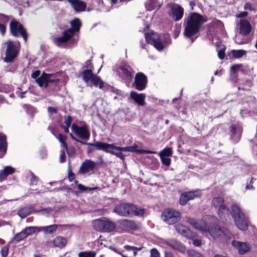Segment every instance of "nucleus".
<instances>
[{
  "instance_id": "41",
  "label": "nucleus",
  "mask_w": 257,
  "mask_h": 257,
  "mask_svg": "<svg viewBox=\"0 0 257 257\" xmlns=\"http://www.w3.org/2000/svg\"><path fill=\"white\" fill-rule=\"evenodd\" d=\"M157 3V0H148L146 4V7L149 11H151L156 8Z\"/></svg>"
},
{
  "instance_id": "60",
  "label": "nucleus",
  "mask_w": 257,
  "mask_h": 257,
  "mask_svg": "<svg viewBox=\"0 0 257 257\" xmlns=\"http://www.w3.org/2000/svg\"><path fill=\"white\" fill-rule=\"evenodd\" d=\"M247 15H248L247 12H246V11L241 12L236 15V17L238 18H244V17H245L246 16H247Z\"/></svg>"
},
{
  "instance_id": "61",
  "label": "nucleus",
  "mask_w": 257,
  "mask_h": 257,
  "mask_svg": "<svg viewBox=\"0 0 257 257\" xmlns=\"http://www.w3.org/2000/svg\"><path fill=\"white\" fill-rule=\"evenodd\" d=\"M123 247L127 251L137 249V247L132 246L129 245H125Z\"/></svg>"
},
{
  "instance_id": "49",
  "label": "nucleus",
  "mask_w": 257,
  "mask_h": 257,
  "mask_svg": "<svg viewBox=\"0 0 257 257\" xmlns=\"http://www.w3.org/2000/svg\"><path fill=\"white\" fill-rule=\"evenodd\" d=\"M188 254L189 257H204L201 253L194 250H189Z\"/></svg>"
},
{
  "instance_id": "59",
  "label": "nucleus",
  "mask_w": 257,
  "mask_h": 257,
  "mask_svg": "<svg viewBox=\"0 0 257 257\" xmlns=\"http://www.w3.org/2000/svg\"><path fill=\"white\" fill-rule=\"evenodd\" d=\"M66 159V155L64 151H62L61 152L60 156V162L61 163H63L65 161Z\"/></svg>"
},
{
  "instance_id": "6",
  "label": "nucleus",
  "mask_w": 257,
  "mask_h": 257,
  "mask_svg": "<svg viewBox=\"0 0 257 257\" xmlns=\"http://www.w3.org/2000/svg\"><path fill=\"white\" fill-rule=\"evenodd\" d=\"M85 64L86 66H84L83 68H86V69L82 72L83 80L86 83L91 82L95 87L101 88L103 85V81L99 76L93 74L92 64L90 61H87Z\"/></svg>"
},
{
  "instance_id": "29",
  "label": "nucleus",
  "mask_w": 257,
  "mask_h": 257,
  "mask_svg": "<svg viewBox=\"0 0 257 257\" xmlns=\"http://www.w3.org/2000/svg\"><path fill=\"white\" fill-rule=\"evenodd\" d=\"M15 172V169L11 166H6L3 170L0 171V182L5 180L7 176L13 174Z\"/></svg>"
},
{
  "instance_id": "11",
  "label": "nucleus",
  "mask_w": 257,
  "mask_h": 257,
  "mask_svg": "<svg viewBox=\"0 0 257 257\" xmlns=\"http://www.w3.org/2000/svg\"><path fill=\"white\" fill-rule=\"evenodd\" d=\"M6 44L7 45V48L5 62L11 63L14 61L19 53L20 44L18 42V46H17L14 42L10 40L7 41Z\"/></svg>"
},
{
  "instance_id": "23",
  "label": "nucleus",
  "mask_w": 257,
  "mask_h": 257,
  "mask_svg": "<svg viewBox=\"0 0 257 257\" xmlns=\"http://www.w3.org/2000/svg\"><path fill=\"white\" fill-rule=\"evenodd\" d=\"M119 147L121 148V147ZM130 148V149H129V150H127V151L118 150L119 152H116V153H120L122 155L123 159L120 158L122 161H124L125 159V155L122 154V152H141L142 153L149 154H152L155 153V152L150 151V150H137V149L138 148V146L136 144H134V145L131 146L122 147V148Z\"/></svg>"
},
{
  "instance_id": "14",
  "label": "nucleus",
  "mask_w": 257,
  "mask_h": 257,
  "mask_svg": "<svg viewBox=\"0 0 257 257\" xmlns=\"http://www.w3.org/2000/svg\"><path fill=\"white\" fill-rule=\"evenodd\" d=\"M145 38L148 44L153 45L158 50L161 51L164 49V46L157 34L154 32L145 33Z\"/></svg>"
},
{
  "instance_id": "34",
  "label": "nucleus",
  "mask_w": 257,
  "mask_h": 257,
  "mask_svg": "<svg viewBox=\"0 0 257 257\" xmlns=\"http://www.w3.org/2000/svg\"><path fill=\"white\" fill-rule=\"evenodd\" d=\"M212 204L216 208L224 204V200L221 196L214 197L212 200Z\"/></svg>"
},
{
  "instance_id": "42",
  "label": "nucleus",
  "mask_w": 257,
  "mask_h": 257,
  "mask_svg": "<svg viewBox=\"0 0 257 257\" xmlns=\"http://www.w3.org/2000/svg\"><path fill=\"white\" fill-rule=\"evenodd\" d=\"M220 49L217 51V55L220 59L222 60L225 56L226 47L224 45L220 46Z\"/></svg>"
},
{
  "instance_id": "53",
  "label": "nucleus",
  "mask_w": 257,
  "mask_h": 257,
  "mask_svg": "<svg viewBox=\"0 0 257 257\" xmlns=\"http://www.w3.org/2000/svg\"><path fill=\"white\" fill-rule=\"evenodd\" d=\"M72 121V117L70 115H68L67 117H65V125L67 126H70Z\"/></svg>"
},
{
  "instance_id": "63",
  "label": "nucleus",
  "mask_w": 257,
  "mask_h": 257,
  "mask_svg": "<svg viewBox=\"0 0 257 257\" xmlns=\"http://www.w3.org/2000/svg\"><path fill=\"white\" fill-rule=\"evenodd\" d=\"M48 110L49 112H51V113H57V109L56 108H54L53 107H51V106L48 107Z\"/></svg>"
},
{
  "instance_id": "20",
  "label": "nucleus",
  "mask_w": 257,
  "mask_h": 257,
  "mask_svg": "<svg viewBox=\"0 0 257 257\" xmlns=\"http://www.w3.org/2000/svg\"><path fill=\"white\" fill-rule=\"evenodd\" d=\"M98 163L91 160H85L81 164L79 171L81 173H86L97 168Z\"/></svg>"
},
{
  "instance_id": "64",
  "label": "nucleus",
  "mask_w": 257,
  "mask_h": 257,
  "mask_svg": "<svg viewBox=\"0 0 257 257\" xmlns=\"http://www.w3.org/2000/svg\"><path fill=\"white\" fill-rule=\"evenodd\" d=\"M165 257H174V256L171 251H166L165 252Z\"/></svg>"
},
{
  "instance_id": "38",
  "label": "nucleus",
  "mask_w": 257,
  "mask_h": 257,
  "mask_svg": "<svg viewBox=\"0 0 257 257\" xmlns=\"http://www.w3.org/2000/svg\"><path fill=\"white\" fill-rule=\"evenodd\" d=\"M25 232L27 236V237L35 232H39L41 231L40 227H36V226H30L26 227L24 229Z\"/></svg>"
},
{
  "instance_id": "33",
  "label": "nucleus",
  "mask_w": 257,
  "mask_h": 257,
  "mask_svg": "<svg viewBox=\"0 0 257 257\" xmlns=\"http://www.w3.org/2000/svg\"><path fill=\"white\" fill-rule=\"evenodd\" d=\"M232 58L234 59H239L246 55V52L244 50H232L231 51Z\"/></svg>"
},
{
  "instance_id": "55",
  "label": "nucleus",
  "mask_w": 257,
  "mask_h": 257,
  "mask_svg": "<svg viewBox=\"0 0 257 257\" xmlns=\"http://www.w3.org/2000/svg\"><path fill=\"white\" fill-rule=\"evenodd\" d=\"M100 89H103L104 91H109L110 89H114V87L111 86L107 84H105V83L103 81V85L101 88H99Z\"/></svg>"
},
{
  "instance_id": "52",
  "label": "nucleus",
  "mask_w": 257,
  "mask_h": 257,
  "mask_svg": "<svg viewBox=\"0 0 257 257\" xmlns=\"http://www.w3.org/2000/svg\"><path fill=\"white\" fill-rule=\"evenodd\" d=\"M151 257H160V254L159 251L156 248H152L151 251Z\"/></svg>"
},
{
  "instance_id": "16",
  "label": "nucleus",
  "mask_w": 257,
  "mask_h": 257,
  "mask_svg": "<svg viewBox=\"0 0 257 257\" xmlns=\"http://www.w3.org/2000/svg\"><path fill=\"white\" fill-rule=\"evenodd\" d=\"M72 132L79 138L87 140L89 139L90 134L87 125L78 126L76 123H73L71 125Z\"/></svg>"
},
{
  "instance_id": "39",
  "label": "nucleus",
  "mask_w": 257,
  "mask_h": 257,
  "mask_svg": "<svg viewBox=\"0 0 257 257\" xmlns=\"http://www.w3.org/2000/svg\"><path fill=\"white\" fill-rule=\"evenodd\" d=\"M172 150L171 148H166L159 153L160 156L170 157L172 155Z\"/></svg>"
},
{
  "instance_id": "62",
  "label": "nucleus",
  "mask_w": 257,
  "mask_h": 257,
  "mask_svg": "<svg viewBox=\"0 0 257 257\" xmlns=\"http://www.w3.org/2000/svg\"><path fill=\"white\" fill-rule=\"evenodd\" d=\"M244 10H252L251 5L249 3H246L244 6Z\"/></svg>"
},
{
  "instance_id": "40",
  "label": "nucleus",
  "mask_w": 257,
  "mask_h": 257,
  "mask_svg": "<svg viewBox=\"0 0 257 257\" xmlns=\"http://www.w3.org/2000/svg\"><path fill=\"white\" fill-rule=\"evenodd\" d=\"M96 253L92 251H81L78 253V257H95Z\"/></svg>"
},
{
  "instance_id": "32",
  "label": "nucleus",
  "mask_w": 257,
  "mask_h": 257,
  "mask_svg": "<svg viewBox=\"0 0 257 257\" xmlns=\"http://www.w3.org/2000/svg\"><path fill=\"white\" fill-rule=\"evenodd\" d=\"M229 131L232 137L235 136L237 132L240 134L242 131V127L238 123H233L229 127Z\"/></svg>"
},
{
  "instance_id": "7",
  "label": "nucleus",
  "mask_w": 257,
  "mask_h": 257,
  "mask_svg": "<svg viewBox=\"0 0 257 257\" xmlns=\"http://www.w3.org/2000/svg\"><path fill=\"white\" fill-rule=\"evenodd\" d=\"M230 208V214L237 227L241 230H247L248 224L240 207L236 204H233Z\"/></svg>"
},
{
  "instance_id": "35",
  "label": "nucleus",
  "mask_w": 257,
  "mask_h": 257,
  "mask_svg": "<svg viewBox=\"0 0 257 257\" xmlns=\"http://www.w3.org/2000/svg\"><path fill=\"white\" fill-rule=\"evenodd\" d=\"M170 246L175 250H178L182 252H184L186 250L185 246L179 241H173L171 243Z\"/></svg>"
},
{
  "instance_id": "27",
  "label": "nucleus",
  "mask_w": 257,
  "mask_h": 257,
  "mask_svg": "<svg viewBox=\"0 0 257 257\" xmlns=\"http://www.w3.org/2000/svg\"><path fill=\"white\" fill-rule=\"evenodd\" d=\"M175 229L178 233L188 238H191L193 236L191 230L183 225H176L175 226Z\"/></svg>"
},
{
  "instance_id": "30",
  "label": "nucleus",
  "mask_w": 257,
  "mask_h": 257,
  "mask_svg": "<svg viewBox=\"0 0 257 257\" xmlns=\"http://www.w3.org/2000/svg\"><path fill=\"white\" fill-rule=\"evenodd\" d=\"M7 149V138L6 135L0 136V158L6 154Z\"/></svg>"
},
{
  "instance_id": "24",
  "label": "nucleus",
  "mask_w": 257,
  "mask_h": 257,
  "mask_svg": "<svg viewBox=\"0 0 257 257\" xmlns=\"http://www.w3.org/2000/svg\"><path fill=\"white\" fill-rule=\"evenodd\" d=\"M231 244L238 249L240 254H244L250 250L249 245L244 242L233 240Z\"/></svg>"
},
{
  "instance_id": "12",
  "label": "nucleus",
  "mask_w": 257,
  "mask_h": 257,
  "mask_svg": "<svg viewBox=\"0 0 257 257\" xmlns=\"http://www.w3.org/2000/svg\"><path fill=\"white\" fill-rule=\"evenodd\" d=\"M202 194L201 190L199 189L184 192L180 195L179 203L181 205L184 206L189 201L199 198L201 196Z\"/></svg>"
},
{
  "instance_id": "3",
  "label": "nucleus",
  "mask_w": 257,
  "mask_h": 257,
  "mask_svg": "<svg viewBox=\"0 0 257 257\" xmlns=\"http://www.w3.org/2000/svg\"><path fill=\"white\" fill-rule=\"evenodd\" d=\"M69 135L73 140H74L82 144L87 145L88 146H94L97 150H100L106 153H109L111 155H115V156L119 158L123 159L122 155L120 153L115 152V151H114L113 150L127 151L129 150L130 149V148H119L117 147V146H115L113 144H108L107 143H104L100 141H97L95 143H86L78 140L71 133L69 132Z\"/></svg>"
},
{
  "instance_id": "48",
  "label": "nucleus",
  "mask_w": 257,
  "mask_h": 257,
  "mask_svg": "<svg viewBox=\"0 0 257 257\" xmlns=\"http://www.w3.org/2000/svg\"><path fill=\"white\" fill-rule=\"evenodd\" d=\"M9 245H5L1 248V254L2 257H7L9 253Z\"/></svg>"
},
{
  "instance_id": "31",
  "label": "nucleus",
  "mask_w": 257,
  "mask_h": 257,
  "mask_svg": "<svg viewBox=\"0 0 257 257\" xmlns=\"http://www.w3.org/2000/svg\"><path fill=\"white\" fill-rule=\"evenodd\" d=\"M67 242L66 238L61 236H56L53 240V244L55 247L63 248L65 246Z\"/></svg>"
},
{
  "instance_id": "19",
  "label": "nucleus",
  "mask_w": 257,
  "mask_h": 257,
  "mask_svg": "<svg viewBox=\"0 0 257 257\" xmlns=\"http://www.w3.org/2000/svg\"><path fill=\"white\" fill-rule=\"evenodd\" d=\"M237 25L239 27V33L242 36H247L251 31V24L246 19H240Z\"/></svg>"
},
{
  "instance_id": "22",
  "label": "nucleus",
  "mask_w": 257,
  "mask_h": 257,
  "mask_svg": "<svg viewBox=\"0 0 257 257\" xmlns=\"http://www.w3.org/2000/svg\"><path fill=\"white\" fill-rule=\"evenodd\" d=\"M118 69L121 71V75L123 79L129 81L132 79L134 71L129 65H124L120 66Z\"/></svg>"
},
{
  "instance_id": "10",
  "label": "nucleus",
  "mask_w": 257,
  "mask_h": 257,
  "mask_svg": "<svg viewBox=\"0 0 257 257\" xmlns=\"http://www.w3.org/2000/svg\"><path fill=\"white\" fill-rule=\"evenodd\" d=\"M10 31L14 37H18L21 35L25 42L27 41L28 35L26 29L21 23L15 19H13L10 23Z\"/></svg>"
},
{
  "instance_id": "21",
  "label": "nucleus",
  "mask_w": 257,
  "mask_h": 257,
  "mask_svg": "<svg viewBox=\"0 0 257 257\" xmlns=\"http://www.w3.org/2000/svg\"><path fill=\"white\" fill-rule=\"evenodd\" d=\"M72 8L76 13L82 12L85 11L87 4L84 1L81 0H67Z\"/></svg>"
},
{
  "instance_id": "2",
  "label": "nucleus",
  "mask_w": 257,
  "mask_h": 257,
  "mask_svg": "<svg viewBox=\"0 0 257 257\" xmlns=\"http://www.w3.org/2000/svg\"><path fill=\"white\" fill-rule=\"evenodd\" d=\"M188 222L197 229L202 232H209L214 239L226 236L228 231L225 228H222L217 225H207L204 221L198 222L192 218H188Z\"/></svg>"
},
{
  "instance_id": "45",
  "label": "nucleus",
  "mask_w": 257,
  "mask_h": 257,
  "mask_svg": "<svg viewBox=\"0 0 257 257\" xmlns=\"http://www.w3.org/2000/svg\"><path fill=\"white\" fill-rule=\"evenodd\" d=\"M74 183L75 184H77L78 188L81 191H85L87 190H94L95 189V188L87 187L81 184H78V181L77 180H75Z\"/></svg>"
},
{
  "instance_id": "13",
  "label": "nucleus",
  "mask_w": 257,
  "mask_h": 257,
  "mask_svg": "<svg viewBox=\"0 0 257 257\" xmlns=\"http://www.w3.org/2000/svg\"><path fill=\"white\" fill-rule=\"evenodd\" d=\"M148 79L147 76L143 72L136 74L133 86L138 91H143L147 87Z\"/></svg>"
},
{
  "instance_id": "18",
  "label": "nucleus",
  "mask_w": 257,
  "mask_h": 257,
  "mask_svg": "<svg viewBox=\"0 0 257 257\" xmlns=\"http://www.w3.org/2000/svg\"><path fill=\"white\" fill-rule=\"evenodd\" d=\"M50 74H48L45 72H43L41 75L36 80V82L40 87L45 86V87H48L50 83H54L56 84L59 81V79H50Z\"/></svg>"
},
{
  "instance_id": "50",
  "label": "nucleus",
  "mask_w": 257,
  "mask_h": 257,
  "mask_svg": "<svg viewBox=\"0 0 257 257\" xmlns=\"http://www.w3.org/2000/svg\"><path fill=\"white\" fill-rule=\"evenodd\" d=\"M66 151L68 156L69 157H74L75 155L76 152V149L73 147L68 148V149Z\"/></svg>"
},
{
  "instance_id": "44",
  "label": "nucleus",
  "mask_w": 257,
  "mask_h": 257,
  "mask_svg": "<svg viewBox=\"0 0 257 257\" xmlns=\"http://www.w3.org/2000/svg\"><path fill=\"white\" fill-rule=\"evenodd\" d=\"M243 66L242 64H234L230 67V73L234 75H237L239 69Z\"/></svg>"
},
{
  "instance_id": "8",
  "label": "nucleus",
  "mask_w": 257,
  "mask_h": 257,
  "mask_svg": "<svg viewBox=\"0 0 257 257\" xmlns=\"http://www.w3.org/2000/svg\"><path fill=\"white\" fill-rule=\"evenodd\" d=\"M93 229L100 232H111L115 228L114 222L106 217H101L92 221Z\"/></svg>"
},
{
  "instance_id": "9",
  "label": "nucleus",
  "mask_w": 257,
  "mask_h": 257,
  "mask_svg": "<svg viewBox=\"0 0 257 257\" xmlns=\"http://www.w3.org/2000/svg\"><path fill=\"white\" fill-rule=\"evenodd\" d=\"M161 219L169 225L178 222L181 218L180 212L171 208L164 209L161 215Z\"/></svg>"
},
{
  "instance_id": "43",
  "label": "nucleus",
  "mask_w": 257,
  "mask_h": 257,
  "mask_svg": "<svg viewBox=\"0 0 257 257\" xmlns=\"http://www.w3.org/2000/svg\"><path fill=\"white\" fill-rule=\"evenodd\" d=\"M23 107L28 114H33L35 112V108L30 104H25Z\"/></svg>"
},
{
  "instance_id": "4",
  "label": "nucleus",
  "mask_w": 257,
  "mask_h": 257,
  "mask_svg": "<svg viewBox=\"0 0 257 257\" xmlns=\"http://www.w3.org/2000/svg\"><path fill=\"white\" fill-rule=\"evenodd\" d=\"M71 28L63 32L62 36L56 38L54 39V43L57 46L68 42L74 36V34L78 32L82 26L80 20L77 18H74L70 21Z\"/></svg>"
},
{
  "instance_id": "58",
  "label": "nucleus",
  "mask_w": 257,
  "mask_h": 257,
  "mask_svg": "<svg viewBox=\"0 0 257 257\" xmlns=\"http://www.w3.org/2000/svg\"><path fill=\"white\" fill-rule=\"evenodd\" d=\"M192 243L194 246L197 247L200 246L202 244L201 240L198 239H193Z\"/></svg>"
},
{
  "instance_id": "54",
  "label": "nucleus",
  "mask_w": 257,
  "mask_h": 257,
  "mask_svg": "<svg viewBox=\"0 0 257 257\" xmlns=\"http://www.w3.org/2000/svg\"><path fill=\"white\" fill-rule=\"evenodd\" d=\"M57 139L61 144H63L66 142L67 136L62 134H59Z\"/></svg>"
},
{
  "instance_id": "5",
  "label": "nucleus",
  "mask_w": 257,
  "mask_h": 257,
  "mask_svg": "<svg viewBox=\"0 0 257 257\" xmlns=\"http://www.w3.org/2000/svg\"><path fill=\"white\" fill-rule=\"evenodd\" d=\"M113 212L122 216H143L145 209L138 208L136 206L131 203H122L116 205L113 209Z\"/></svg>"
},
{
  "instance_id": "25",
  "label": "nucleus",
  "mask_w": 257,
  "mask_h": 257,
  "mask_svg": "<svg viewBox=\"0 0 257 257\" xmlns=\"http://www.w3.org/2000/svg\"><path fill=\"white\" fill-rule=\"evenodd\" d=\"M131 98L138 104L144 106L145 104L146 94L144 93H138L136 91H132L130 93Z\"/></svg>"
},
{
  "instance_id": "26",
  "label": "nucleus",
  "mask_w": 257,
  "mask_h": 257,
  "mask_svg": "<svg viewBox=\"0 0 257 257\" xmlns=\"http://www.w3.org/2000/svg\"><path fill=\"white\" fill-rule=\"evenodd\" d=\"M68 225L52 224L46 226L40 227L41 231H43L45 234H53L55 233L58 227H67Z\"/></svg>"
},
{
  "instance_id": "51",
  "label": "nucleus",
  "mask_w": 257,
  "mask_h": 257,
  "mask_svg": "<svg viewBox=\"0 0 257 257\" xmlns=\"http://www.w3.org/2000/svg\"><path fill=\"white\" fill-rule=\"evenodd\" d=\"M75 178V174L72 172L71 170V168L70 167L68 168V180L70 182H72L73 180H74Z\"/></svg>"
},
{
  "instance_id": "17",
  "label": "nucleus",
  "mask_w": 257,
  "mask_h": 257,
  "mask_svg": "<svg viewBox=\"0 0 257 257\" xmlns=\"http://www.w3.org/2000/svg\"><path fill=\"white\" fill-rule=\"evenodd\" d=\"M168 7L170 9L172 13V17L175 21L180 20L183 16V8L175 3L169 4Z\"/></svg>"
},
{
  "instance_id": "28",
  "label": "nucleus",
  "mask_w": 257,
  "mask_h": 257,
  "mask_svg": "<svg viewBox=\"0 0 257 257\" xmlns=\"http://www.w3.org/2000/svg\"><path fill=\"white\" fill-rule=\"evenodd\" d=\"M217 208V214L219 218L221 220H226V218L229 216V209L225 204L219 206Z\"/></svg>"
},
{
  "instance_id": "15",
  "label": "nucleus",
  "mask_w": 257,
  "mask_h": 257,
  "mask_svg": "<svg viewBox=\"0 0 257 257\" xmlns=\"http://www.w3.org/2000/svg\"><path fill=\"white\" fill-rule=\"evenodd\" d=\"M118 223L120 229L124 232H129L132 231H136L140 228L139 222L132 220L121 219L119 220Z\"/></svg>"
},
{
  "instance_id": "56",
  "label": "nucleus",
  "mask_w": 257,
  "mask_h": 257,
  "mask_svg": "<svg viewBox=\"0 0 257 257\" xmlns=\"http://www.w3.org/2000/svg\"><path fill=\"white\" fill-rule=\"evenodd\" d=\"M40 74H41L40 70H36V71H34L32 73L31 77L33 79H35V80H36V79L38 78L40 76Z\"/></svg>"
},
{
  "instance_id": "36",
  "label": "nucleus",
  "mask_w": 257,
  "mask_h": 257,
  "mask_svg": "<svg viewBox=\"0 0 257 257\" xmlns=\"http://www.w3.org/2000/svg\"><path fill=\"white\" fill-rule=\"evenodd\" d=\"M31 213V211L29 208L24 207L18 211V215L21 218H24Z\"/></svg>"
},
{
  "instance_id": "1",
  "label": "nucleus",
  "mask_w": 257,
  "mask_h": 257,
  "mask_svg": "<svg viewBox=\"0 0 257 257\" xmlns=\"http://www.w3.org/2000/svg\"><path fill=\"white\" fill-rule=\"evenodd\" d=\"M207 18L197 13H193L188 17L186 22L184 23V31L183 35L185 37L194 41L193 37L196 35L200 31L202 25L206 22Z\"/></svg>"
},
{
  "instance_id": "37",
  "label": "nucleus",
  "mask_w": 257,
  "mask_h": 257,
  "mask_svg": "<svg viewBox=\"0 0 257 257\" xmlns=\"http://www.w3.org/2000/svg\"><path fill=\"white\" fill-rule=\"evenodd\" d=\"M27 236L25 232L24 229L21 231L20 232H19L15 235V236L12 238V240H15L17 242H20L21 240L26 238Z\"/></svg>"
},
{
  "instance_id": "46",
  "label": "nucleus",
  "mask_w": 257,
  "mask_h": 257,
  "mask_svg": "<svg viewBox=\"0 0 257 257\" xmlns=\"http://www.w3.org/2000/svg\"><path fill=\"white\" fill-rule=\"evenodd\" d=\"M162 163L166 166H169L171 164V159L169 157L160 156Z\"/></svg>"
},
{
  "instance_id": "57",
  "label": "nucleus",
  "mask_w": 257,
  "mask_h": 257,
  "mask_svg": "<svg viewBox=\"0 0 257 257\" xmlns=\"http://www.w3.org/2000/svg\"><path fill=\"white\" fill-rule=\"evenodd\" d=\"M6 25L5 24L0 23V33L4 36L6 33Z\"/></svg>"
},
{
  "instance_id": "47",
  "label": "nucleus",
  "mask_w": 257,
  "mask_h": 257,
  "mask_svg": "<svg viewBox=\"0 0 257 257\" xmlns=\"http://www.w3.org/2000/svg\"><path fill=\"white\" fill-rule=\"evenodd\" d=\"M10 18V16L2 13H0V22L3 23V24H5L6 25L7 23L9 21Z\"/></svg>"
}]
</instances>
